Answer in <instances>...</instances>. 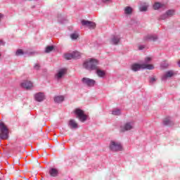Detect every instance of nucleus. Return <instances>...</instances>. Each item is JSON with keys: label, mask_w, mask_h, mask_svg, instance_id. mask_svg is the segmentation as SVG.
<instances>
[{"label": "nucleus", "mask_w": 180, "mask_h": 180, "mask_svg": "<svg viewBox=\"0 0 180 180\" xmlns=\"http://www.w3.org/2000/svg\"><path fill=\"white\" fill-rule=\"evenodd\" d=\"M9 132H8V127L4 124L0 122V139L1 140H6L9 137Z\"/></svg>", "instance_id": "nucleus-3"}, {"label": "nucleus", "mask_w": 180, "mask_h": 180, "mask_svg": "<svg viewBox=\"0 0 180 180\" xmlns=\"http://www.w3.org/2000/svg\"><path fill=\"white\" fill-rule=\"evenodd\" d=\"M154 70V65H147V64H139V63H134L132 64L131 66V70L132 71H134L135 72L137 71H139V70Z\"/></svg>", "instance_id": "nucleus-2"}, {"label": "nucleus", "mask_w": 180, "mask_h": 180, "mask_svg": "<svg viewBox=\"0 0 180 180\" xmlns=\"http://www.w3.org/2000/svg\"><path fill=\"white\" fill-rule=\"evenodd\" d=\"M120 114H121V112H120V110L119 109L113 110L112 112V115H114L115 116H119L120 115Z\"/></svg>", "instance_id": "nucleus-30"}, {"label": "nucleus", "mask_w": 180, "mask_h": 180, "mask_svg": "<svg viewBox=\"0 0 180 180\" xmlns=\"http://www.w3.org/2000/svg\"><path fill=\"white\" fill-rule=\"evenodd\" d=\"M168 18H169V17H168L167 13H165L162 14V15L159 17L158 20H165V19H168Z\"/></svg>", "instance_id": "nucleus-24"}, {"label": "nucleus", "mask_w": 180, "mask_h": 180, "mask_svg": "<svg viewBox=\"0 0 180 180\" xmlns=\"http://www.w3.org/2000/svg\"><path fill=\"white\" fill-rule=\"evenodd\" d=\"M34 99L37 102H43L44 99H46V96H44V93H37L34 94Z\"/></svg>", "instance_id": "nucleus-10"}, {"label": "nucleus", "mask_w": 180, "mask_h": 180, "mask_svg": "<svg viewBox=\"0 0 180 180\" xmlns=\"http://www.w3.org/2000/svg\"><path fill=\"white\" fill-rule=\"evenodd\" d=\"M102 2H103L104 4H106V2H110V0H101Z\"/></svg>", "instance_id": "nucleus-35"}, {"label": "nucleus", "mask_w": 180, "mask_h": 180, "mask_svg": "<svg viewBox=\"0 0 180 180\" xmlns=\"http://www.w3.org/2000/svg\"><path fill=\"white\" fill-rule=\"evenodd\" d=\"M58 20L59 23H64V21L65 20V18L63 17L61 14L58 15Z\"/></svg>", "instance_id": "nucleus-26"}, {"label": "nucleus", "mask_w": 180, "mask_h": 180, "mask_svg": "<svg viewBox=\"0 0 180 180\" xmlns=\"http://www.w3.org/2000/svg\"><path fill=\"white\" fill-rule=\"evenodd\" d=\"M148 8V4L147 3H143V5L139 7V11L141 12H146Z\"/></svg>", "instance_id": "nucleus-19"}, {"label": "nucleus", "mask_w": 180, "mask_h": 180, "mask_svg": "<svg viewBox=\"0 0 180 180\" xmlns=\"http://www.w3.org/2000/svg\"><path fill=\"white\" fill-rule=\"evenodd\" d=\"M2 18H4V14L0 13V20H1V19H2Z\"/></svg>", "instance_id": "nucleus-38"}, {"label": "nucleus", "mask_w": 180, "mask_h": 180, "mask_svg": "<svg viewBox=\"0 0 180 180\" xmlns=\"http://www.w3.org/2000/svg\"><path fill=\"white\" fill-rule=\"evenodd\" d=\"M133 13V8L130 6H127L124 8V13L125 15H131Z\"/></svg>", "instance_id": "nucleus-20"}, {"label": "nucleus", "mask_w": 180, "mask_h": 180, "mask_svg": "<svg viewBox=\"0 0 180 180\" xmlns=\"http://www.w3.org/2000/svg\"><path fill=\"white\" fill-rule=\"evenodd\" d=\"M81 23L82 26H86V27H88L89 29H95V27H96V24L91 21L82 20Z\"/></svg>", "instance_id": "nucleus-8"}, {"label": "nucleus", "mask_w": 180, "mask_h": 180, "mask_svg": "<svg viewBox=\"0 0 180 180\" xmlns=\"http://www.w3.org/2000/svg\"><path fill=\"white\" fill-rule=\"evenodd\" d=\"M178 65L180 67V60L178 62Z\"/></svg>", "instance_id": "nucleus-39"}, {"label": "nucleus", "mask_w": 180, "mask_h": 180, "mask_svg": "<svg viewBox=\"0 0 180 180\" xmlns=\"http://www.w3.org/2000/svg\"><path fill=\"white\" fill-rule=\"evenodd\" d=\"M134 129V123L133 122H127L124 126L120 127V131H127Z\"/></svg>", "instance_id": "nucleus-7"}, {"label": "nucleus", "mask_w": 180, "mask_h": 180, "mask_svg": "<svg viewBox=\"0 0 180 180\" xmlns=\"http://www.w3.org/2000/svg\"><path fill=\"white\" fill-rule=\"evenodd\" d=\"M75 115H77V117L79 119L80 122H85L86 120V115L84 113V110L76 108L75 110Z\"/></svg>", "instance_id": "nucleus-5"}, {"label": "nucleus", "mask_w": 180, "mask_h": 180, "mask_svg": "<svg viewBox=\"0 0 180 180\" xmlns=\"http://www.w3.org/2000/svg\"><path fill=\"white\" fill-rule=\"evenodd\" d=\"M67 74V70L65 69H61L58 71V74L56 75V78L58 79H60V78H63L64 75Z\"/></svg>", "instance_id": "nucleus-15"}, {"label": "nucleus", "mask_w": 180, "mask_h": 180, "mask_svg": "<svg viewBox=\"0 0 180 180\" xmlns=\"http://www.w3.org/2000/svg\"><path fill=\"white\" fill-rule=\"evenodd\" d=\"M53 50H54V46H46V50H45V53H51V51H53Z\"/></svg>", "instance_id": "nucleus-27"}, {"label": "nucleus", "mask_w": 180, "mask_h": 180, "mask_svg": "<svg viewBox=\"0 0 180 180\" xmlns=\"http://www.w3.org/2000/svg\"><path fill=\"white\" fill-rule=\"evenodd\" d=\"M175 75V72L174 70H169L165 72V74L162 77V81H167L168 78H171Z\"/></svg>", "instance_id": "nucleus-9"}, {"label": "nucleus", "mask_w": 180, "mask_h": 180, "mask_svg": "<svg viewBox=\"0 0 180 180\" xmlns=\"http://www.w3.org/2000/svg\"><path fill=\"white\" fill-rule=\"evenodd\" d=\"M122 144L117 141H111L110 143V150L111 151H122Z\"/></svg>", "instance_id": "nucleus-4"}, {"label": "nucleus", "mask_w": 180, "mask_h": 180, "mask_svg": "<svg viewBox=\"0 0 180 180\" xmlns=\"http://www.w3.org/2000/svg\"><path fill=\"white\" fill-rule=\"evenodd\" d=\"M99 61L96 59L91 58L89 60H86L83 63V67L86 70H88L89 71H96L98 77H103L105 75H106V72H105V70H102L99 69Z\"/></svg>", "instance_id": "nucleus-1"}, {"label": "nucleus", "mask_w": 180, "mask_h": 180, "mask_svg": "<svg viewBox=\"0 0 180 180\" xmlns=\"http://www.w3.org/2000/svg\"><path fill=\"white\" fill-rule=\"evenodd\" d=\"M25 54V52H23V50L22 49H18L15 52V56L17 57H19L20 56H23Z\"/></svg>", "instance_id": "nucleus-28"}, {"label": "nucleus", "mask_w": 180, "mask_h": 180, "mask_svg": "<svg viewBox=\"0 0 180 180\" xmlns=\"http://www.w3.org/2000/svg\"><path fill=\"white\" fill-rule=\"evenodd\" d=\"M111 44H115V46L120 43V37L119 35H112L110 39Z\"/></svg>", "instance_id": "nucleus-12"}, {"label": "nucleus", "mask_w": 180, "mask_h": 180, "mask_svg": "<svg viewBox=\"0 0 180 180\" xmlns=\"http://www.w3.org/2000/svg\"><path fill=\"white\" fill-rule=\"evenodd\" d=\"M64 57L65 60H72V58H73L72 53H65Z\"/></svg>", "instance_id": "nucleus-29"}, {"label": "nucleus", "mask_w": 180, "mask_h": 180, "mask_svg": "<svg viewBox=\"0 0 180 180\" xmlns=\"http://www.w3.org/2000/svg\"><path fill=\"white\" fill-rule=\"evenodd\" d=\"M166 14L167 15V18H172L175 15V10H168L166 11Z\"/></svg>", "instance_id": "nucleus-21"}, {"label": "nucleus", "mask_w": 180, "mask_h": 180, "mask_svg": "<svg viewBox=\"0 0 180 180\" xmlns=\"http://www.w3.org/2000/svg\"><path fill=\"white\" fill-rule=\"evenodd\" d=\"M0 57H1V53H0Z\"/></svg>", "instance_id": "nucleus-40"}, {"label": "nucleus", "mask_w": 180, "mask_h": 180, "mask_svg": "<svg viewBox=\"0 0 180 180\" xmlns=\"http://www.w3.org/2000/svg\"><path fill=\"white\" fill-rule=\"evenodd\" d=\"M34 70H40V65L39 63L35 64L34 66Z\"/></svg>", "instance_id": "nucleus-33"}, {"label": "nucleus", "mask_w": 180, "mask_h": 180, "mask_svg": "<svg viewBox=\"0 0 180 180\" xmlns=\"http://www.w3.org/2000/svg\"><path fill=\"white\" fill-rule=\"evenodd\" d=\"M150 61H151V58L147 57V58L145 59V63H143V64H146L147 65H148V63H150Z\"/></svg>", "instance_id": "nucleus-32"}, {"label": "nucleus", "mask_w": 180, "mask_h": 180, "mask_svg": "<svg viewBox=\"0 0 180 180\" xmlns=\"http://www.w3.org/2000/svg\"><path fill=\"white\" fill-rule=\"evenodd\" d=\"M21 86L25 89H30L33 87V83H32L30 81L25 80L21 83Z\"/></svg>", "instance_id": "nucleus-13"}, {"label": "nucleus", "mask_w": 180, "mask_h": 180, "mask_svg": "<svg viewBox=\"0 0 180 180\" xmlns=\"http://www.w3.org/2000/svg\"><path fill=\"white\" fill-rule=\"evenodd\" d=\"M68 126L70 129H78V124L75 122V120H70Z\"/></svg>", "instance_id": "nucleus-16"}, {"label": "nucleus", "mask_w": 180, "mask_h": 180, "mask_svg": "<svg viewBox=\"0 0 180 180\" xmlns=\"http://www.w3.org/2000/svg\"><path fill=\"white\" fill-rule=\"evenodd\" d=\"M144 49H146V46H144V45L139 46V50H144Z\"/></svg>", "instance_id": "nucleus-34"}, {"label": "nucleus", "mask_w": 180, "mask_h": 180, "mask_svg": "<svg viewBox=\"0 0 180 180\" xmlns=\"http://www.w3.org/2000/svg\"><path fill=\"white\" fill-rule=\"evenodd\" d=\"M82 82L84 85H86L87 86H95V84L96 82L94 79H89L88 77H83L82 79Z\"/></svg>", "instance_id": "nucleus-6"}, {"label": "nucleus", "mask_w": 180, "mask_h": 180, "mask_svg": "<svg viewBox=\"0 0 180 180\" xmlns=\"http://www.w3.org/2000/svg\"><path fill=\"white\" fill-rule=\"evenodd\" d=\"M155 81H157V79L155 77H150L149 82L150 84H155Z\"/></svg>", "instance_id": "nucleus-31"}, {"label": "nucleus", "mask_w": 180, "mask_h": 180, "mask_svg": "<svg viewBox=\"0 0 180 180\" xmlns=\"http://www.w3.org/2000/svg\"><path fill=\"white\" fill-rule=\"evenodd\" d=\"M49 174L51 175V176H58V170L56 168H51V169H49Z\"/></svg>", "instance_id": "nucleus-18"}, {"label": "nucleus", "mask_w": 180, "mask_h": 180, "mask_svg": "<svg viewBox=\"0 0 180 180\" xmlns=\"http://www.w3.org/2000/svg\"><path fill=\"white\" fill-rule=\"evenodd\" d=\"M162 67H164L165 68H166V67H168V64L164 65V63H162Z\"/></svg>", "instance_id": "nucleus-37"}, {"label": "nucleus", "mask_w": 180, "mask_h": 180, "mask_svg": "<svg viewBox=\"0 0 180 180\" xmlns=\"http://www.w3.org/2000/svg\"><path fill=\"white\" fill-rule=\"evenodd\" d=\"M160 8H162V4L158 2L155 3V4L153 5V9H155V11H158Z\"/></svg>", "instance_id": "nucleus-23"}, {"label": "nucleus", "mask_w": 180, "mask_h": 180, "mask_svg": "<svg viewBox=\"0 0 180 180\" xmlns=\"http://www.w3.org/2000/svg\"><path fill=\"white\" fill-rule=\"evenodd\" d=\"M164 126H174V121L171 119V117H167L163 120Z\"/></svg>", "instance_id": "nucleus-14"}, {"label": "nucleus", "mask_w": 180, "mask_h": 180, "mask_svg": "<svg viewBox=\"0 0 180 180\" xmlns=\"http://www.w3.org/2000/svg\"><path fill=\"white\" fill-rule=\"evenodd\" d=\"M55 103H61V102H64V96H57L53 98Z\"/></svg>", "instance_id": "nucleus-17"}, {"label": "nucleus", "mask_w": 180, "mask_h": 180, "mask_svg": "<svg viewBox=\"0 0 180 180\" xmlns=\"http://www.w3.org/2000/svg\"><path fill=\"white\" fill-rule=\"evenodd\" d=\"M72 55L74 59L81 58V53L78 51L72 52Z\"/></svg>", "instance_id": "nucleus-22"}, {"label": "nucleus", "mask_w": 180, "mask_h": 180, "mask_svg": "<svg viewBox=\"0 0 180 180\" xmlns=\"http://www.w3.org/2000/svg\"><path fill=\"white\" fill-rule=\"evenodd\" d=\"M78 37H79V35L76 32L70 34V38L72 39V40H77Z\"/></svg>", "instance_id": "nucleus-25"}, {"label": "nucleus", "mask_w": 180, "mask_h": 180, "mask_svg": "<svg viewBox=\"0 0 180 180\" xmlns=\"http://www.w3.org/2000/svg\"><path fill=\"white\" fill-rule=\"evenodd\" d=\"M145 41H157L158 37L157 35L149 34L144 37Z\"/></svg>", "instance_id": "nucleus-11"}, {"label": "nucleus", "mask_w": 180, "mask_h": 180, "mask_svg": "<svg viewBox=\"0 0 180 180\" xmlns=\"http://www.w3.org/2000/svg\"><path fill=\"white\" fill-rule=\"evenodd\" d=\"M4 44H5V43H4V41L0 40V46H4Z\"/></svg>", "instance_id": "nucleus-36"}]
</instances>
